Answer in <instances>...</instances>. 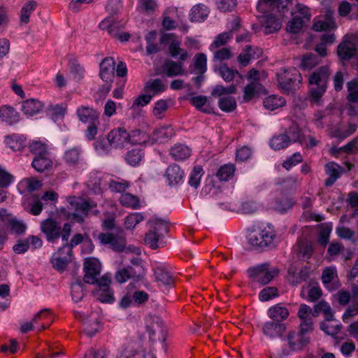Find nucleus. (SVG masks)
<instances>
[{
    "label": "nucleus",
    "mask_w": 358,
    "mask_h": 358,
    "mask_svg": "<svg viewBox=\"0 0 358 358\" xmlns=\"http://www.w3.org/2000/svg\"><path fill=\"white\" fill-rule=\"evenodd\" d=\"M247 273L250 279L249 284L253 287L256 284H268L278 275L279 269L276 267L271 268L270 264L266 262L248 268Z\"/></svg>",
    "instance_id": "39448f33"
},
{
    "label": "nucleus",
    "mask_w": 358,
    "mask_h": 358,
    "mask_svg": "<svg viewBox=\"0 0 358 358\" xmlns=\"http://www.w3.org/2000/svg\"><path fill=\"white\" fill-rule=\"evenodd\" d=\"M295 333L290 331L287 335V341L289 348L293 351H298L303 349L310 343V338L304 336H299L301 338L297 341H293Z\"/></svg>",
    "instance_id": "473e14b6"
},
{
    "label": "nucleus",
    "mask_w": 358,
    "mask_h": 358,
    "mask_svg": "<svg viewBox=\"0 0 358 358\" xmlns=\"http://www.w3.org/2000/svg\"><path fill=\"white\" fill-rule=\"evenodd\" d=\"M287 134L289 138L290 143H299L302 144L304 141V136L301 131V129L299 128V125L296 122H292L289 127L285 131Z\"/></svg>",
    "instance_id": "4c0bfd02"
},
{
    "label": "nucleus",
    "mask_w": 358,
    "mask_h": 358,
    "mask_svg": "<svg viewBox=\"0 0 358 358\" xmlns=\"http://www.w3.org/2000/svg\"><path fill=\"white\" fill-rule=\"evenodd\" d=\"M0 120L9 125H12L19 120L18 113L13 107L1 106L0 107Z\"/></svg>",
    "instance_id": "5701e85b"
},
{
    "label": "nucleus",
    "mask_w": 358,
    "mask_h": 358,
    "mask_svg": "<svg viewBox=\"0 0 358 358\" xmlns=\"http://www.w3.org/2000/svg\"><path fill=\"white\" fill-rule=\"evenodd\" d=\"M178 42H172L169 47V50L171 56L175 59L180 55V61L184 62L188 57L187 52L180 48Z\"/></svg>",
    "instance_id": "3c124183"
},
{
    "label": "nucleus",
    "mask_w": 358,
    "mask_h": 358,
    "mask_svg": "<svg viewBox=\"0 0 358 358\" xmlns=\"http://www.w3.org/2000/svg\"><path fill=\"white\" fill-rule=\"evenodd\" d=\"M278 84L286 93L293 92L299 87L302 76L298 70L293 68L289 70L284 69L277 74Z\"/></svg>",
    "instance_id": "0eeeda50"
},
{
    "label": "nucleus",
    "mask_w": 358,
    "mask_h": 358,
    "mask_svg": "<svg viewBox=\"0 0 358 358\" xmlns=\"http://www.w3.org/2000/svg\"><path fill=\"white\" fill-rule=\"evenodd\" d=\"M144 241L152 250L162 248L166 245V242L163 241L161 234H156L151 229L146 233Z\"/></svg>",
    "instance_id": "bb28decb"
},
{
    "label": "nucleus",
    "mask_w": 358,
    "mask_h": 358,
    "mask_svg": "<svg viewBox=\"0 0 358 358\" xmlns=\"http://www.w3.org/2000/svg\"><path fill=\"white\" fill-rule=\"evenodd\" d=\"M120 201L122 206L132 208H137L140 206L138 198L129 193L122 194L120 198Z\"/></svg>",
    "instance_id": "6e6d98bb"
},
{
    "label": "nucleus",
    "mask_w": 358,
    "mask_h": 358,
    "mask_svg": "<svg viewBox=\"0 0 358 358\" xmlns=\"http://www.w3.org/2000/svg\"><path fill=\"white\" fill-rule=\"evenodd\" d=\"M153 271L157 281L165 285H171L173 283L172 275L164 265H157L153 268Z\"/></svg>",
    "instance_id": "4be33fe9"
},
{
    "label": "nucleus",
    "mask_w": 358,
    "mask_h": 358,
    "mask_svg": "<svg viewBox=\"0 0 358 358\" xmlns=\"http://www.w3.org/2000/svg\"><path fill=\"white\" fill-rule=\"evenodd\" d=\"M231 38L232 34H231V32H222L215 37L214 41L210 45L209 49L211 51H213L215 49L222 45H224L228 42V41Z\"/></svg>",
    "instance_id": "4d7b16f0"
},
{
    "label": "nucleus",
    "mask_w": 358,
    "mask_h": 358,
    "mask_svg": "<svg viewBox=\"0 0 358 358\" xmlns=\"http://www.w3.org/2000/svg\"><path fill=\"white\" fill-rule=\"evenodd\" d=\"M72 255H67L66 251H60V248L58 251L52 257L51 262L53 267L58 271H64L67 265L71 261Z\"/></svg>",
    "instance_id": "f3484780"
},
{
    "label": "nucleus",
    "mask_w": 358,
    "mask_h": 358,
    "mask_svg": "<svg viewBox=\"0 0 358 358\" xmlns=\"http://www.w3.org/2000/svg\"><path fill=\"white\" fill-rule=\"evenodd\" d=\"M236 170L235 165L227 164L222 166L217 171L216 176L221 181H227L232 178Z\"/></svg>",
    "instance_id": "37998d69"
},
{
    "label": "nucleus",
    "mask_w": 358,
    "mask_h": 358,
    "mask_svg": "<svg viewBox=\"0 0 358 358\" xmlns=\"http://www.w3.org/2000/svg\"><path fill=\"white\" fill-rule=\"evenodd\" d=\"M80 150L78 148H72L66 152L64 159L69 165H75L78 162Z\"/></svg>",
    "instance_id": "680f3d73"
},
{
    "label": "nucleus",
    "mask_w": 358,
    "mask_h": 358,
    "mask_svg": "<svg viewBox=\"0 0 358 358\" xmlns=\"http://www.w3.org/2000/svg\"><path fill=\"white\" fill-rule=\"evenodd\" d=\"M275 235L268 231H262L259 233H251L248 236L249 244L256 250H266L273 247V238Z\"/></svg>",
    "instance_id": "9d476101"
},
{
    "label": "nucleus",
    "mask_w": 358,
    "mask_h": 358,
    "mask_svg": "<svg viewBox=\"0 0 358 358\" xmlns=\"http://www.w3.org/2000/svg\"><path fill=\"white\" fill-rule=\"evenodd\" d=\"M122 234V232L117 234L109 232L100 233L98 239L101 244L108 245L112 250L121 252L126 248V238Z\"/></svg>",
    "instance_id": "9b49d317"
},
{
    "label": "nucleus",
    "mask_w": 358,
    "mask_h": 358,
    "mask_svg": "<svg viewBox=\"0 0 358 358\" xmlns=\"http://www.w3.org/2000/svg\"><path fill=\"white\" fill-rule=\"evenodd\" d=\"M32 167L38 172L43 173L45 171L49 170L52 166V159L48 155H43L40 157H34L32 163Z\"/></svg>",
    "instance_id": "c85d7f7f"
},
{
    "label": "nucleus",
    "mask_w": 358,
    "mask_h": 358,
    "mask_svg": "<svg viewBox=\"0 0 358 358\" xmlns=\"http://www.w3.org/2000/svg\"><path fill=\"white\" fill-rule=\"evenodd\" d=\"M129 138H127L128 143L131 144L146 145L149 143L148 136L143 131L136 129L133 130L129 133Z\"/></svg>",
    "instance_id": "79ce46f5"
},
{
    "label": "nucleus",
    "mask_w": 358,
    "mask_h": 358,
    "mask_svg": "<svg viewBox=\"0 0 358 358\" xmlns=\"http://www.w3.org/2000/svg\"><path fill=\"white\" fill-rule=\"evenodd\" d=\"M165 176L171 186L179 184L184 178V171L179 165L173 164L166 171Z\"/></svg>",
    "instance_id": "6ab92c4d"
},
{
    "label": "nucleus",
    "mask_w": 358,
    "mask_h": 358,
    "mask_svg": "<svg viewBox=\"0 0 358 358\" xmlns=\"http://www.w3.org/2000/svg\"><path fill=\"white\" fill-rule=\"evenodd\" d=\"M330 75L328 65L317 68L309 75V97L311 102H318L326 92Z\"/></svg>",
    "instance_id": "7ed1b4c3"
},
{
    "label": "nucleus",
    "mask_w": 358,
    "mask_h": 358,
    "mask_svg": "<svg viewBox=\"0 0 358 358\" xmlns=\"http://www.w3.org/2000/svg\"><path fill=\"white\" fill-rule=\"evenodd\" d=\"M334 15V11L327 9L324 15V20L315 22L313 26V29L316 31H322L336 28Z\"/></svg>",
    "instance_id": "a211bd4d"
},
{
    "label": "nucleus",
    "mask_w": 358,
    "mask_h": 358,
    "mask_svg": "<svg viewBox=\"0 0 358 358\" xmlns=\"http://www.w3.org/2000/svg\"><path fill=\"white\" fill-rule=\"evenodd\" d=\"M106 356L107 352L104 348H99L98 350L90 348L85 353L84 358H105Z\"/></svg>",
    "instance_id": "774afa93"
},
{
    "label": "nucleus",
    "mask_w": 358,
    "mask_h": 358,
    "mask_svg": "<svg viewBox=\"0 0 358 358\" xmlns=\"http://www.w3.org/2000/svg\"><path fill=\"white\" fill-rule=\"evenodd\" d=\"M191 103L199 110L210 114L213 113V107L208 102L207 97L203 95H199L191 98Z\"/></svg>",
    "instance_id": "c756f323"
},
{
    "label": "nucleus",
    "mask_w": 358,
    "mask_h": 358,
    "mask_svg": "<svg viewBox=\"0 0 358 358\" xmlns=\"http://www.w3.org/2000/svg\"><path fill=\"white\" fill-rule=\"evenodd\" d=\"M76 319L84 327V332L89 337L92 338L98 333L101 328V318L95 315H76Z\"/></svg>",
    "instance_id": "f8f14e48"
},
{
    "label": "nucleus",
    "mask_w": 358,
    "mask_h": 358,
    "mask_svg": "<svg viewBox=\"0 0 358 358\" xmlns=\"http://www.w3.org/2000/svg\"><path fill=\"white\" fill-rule=\"evenodd\" d=\"M41 230L44 234L48 242L54 243L61 237L62 241H67L71 236L72 226L70 223L66 222L62 227L52 218H48L43 220L41 224Z\"/></svg>",
    "instance_id": "20e7f679"
},
{
    "label": "nucleus",
    "mask_w": 358,
    "mask_h": 358,
    "mask_svg": "<svg viewBox=\"0 0 358 358\" xmlns=\"http://www.w3.org/2000/svg\"><path fill=\"white\" fill-rule=\"evenodd\" d=\"M279 184L282 185V192L284 194L291 193L296 191V180L292 178L283 179L281 182H279Z\"/></svg>",
    "instance_id": "0e129e2a"
},
{
    "label": "nucleus",
    "mask_w": 358,
    "mask_h": 358,
    "mask_svg": "<svg viewBox=\"0 0 358 358\" xmlns=\"http://www.w3.org/2000/svg\"><path fill=\"white\" fill-rule=\"evenodd\" d=\"M217 8L222 11H231L237 5L236 0H216Z\"/></svg>",
    "instance_id": "69168bd1"
},
{
    "label": "nucleus",
    "mask_w": 358,
    "mask_h": 358,
    "mask_svg": "<svg viewBox=\"0 0 358 358\" xmlns=\"http://www.w3.org/2000/svg\"><path fill=\"white\" fill-rule=\"evenodd\" d=\"M303 20L301 16H294L287 25V30L293 34L299 33L303 27Z\"/></svg>",
    "instance_id": "13d9d810"
},
{
    "label": "nucleus",
    "mask_w": 358,
    "mask_h": 358,
    "mask_svg": "<svg viewBox=\"0 0 358 358\" xmlns=\"http://www.w3.org/2000/svg\"><path fill=\"white\" fill-rule=\"evenodd\" d=\"M294 204L295 201L292 197L282 195L275 199L274 208L280 213H283L292 208Z\"/></svg>",
    "instance_id": "c9c22d12"
},
{
    "label": "nucleus",
    "mask_w": 358,
    "mask_h": 358,
    "mask_svg": "<svg viewBox=\"0 0 358 358\" xmlns=\"http://www.w3.org/2000/svg\"><path fill=\"white\" fill-rule=\"evenodd\" d=\"M166 90V85L163 84L162 81L159 78L149 80L143 88V90L146 94L152 92V96L155 94L164 92Z\"/></svg>",
    "instance_id": "72a5a7b5"
},
{
    "label": "nucleus",
    "mask_w": 358,
    "mask_h": 358,
    "mask_svg": "<svg viewBox=\"0 0 358 358\" xmlns=\"http://www.w3.org/2000/svg\"><path fill=\"white\" fill-rule=\"evenodd\" d=\"M244 53H241L238 57V61L243 66H246L249 64L252 59H255L256 57L252 54V47L246 45L243 50Z\"/></svg>",
    "instance_id": "052dcab7"
},
{
    "label": "nucleus",
    "mask_w": 358,
    "mask_h": 358,
    "mask_svg": "<svg viewBox=\"0 0 358 358\" xmlns=\"http://www.w3.org/2000/svg\"><path fill=\"white\" fill-rule=\"evenodd\" d=\"M29 149L30 152L35 155V157L49 155L47 150L46 145L39 141H35L31 143L29 145Z\"/></svg>",
    "instance_id": "bf43d9fd"
},
{
    "label": "nucleus",
    "mask_w": 358,
    "mask_h": 358,
    "mask_svg": "<svg viewBox=\"0 0 358 358\" xmlns=\"http://www.w3.org/2000/svg\"><path fill=\"white\" fill-rule=\"evenodd\" d=\"M143 155L141 150L132 149L127 153L125 160L129 165L135 166L139 164Z\"/></svg>",
    "instance_id": "603ef678"
},
{
    "label": "nucleus",
    "mask_w": 358,
    "mask_h": 358,
    "mask_svg": "<svg viewBox=\"0 0 358 358\" xmlns=\"http://www.w3.org/2000/svg\"><path fill=\"white\" fill-rule=\"evenodd\" d=\"M145 328L149 332L150 338L155 335V327H160L163 324V321L160 319L159 315H148L145 317Z\"/></svg>",
    "instance_id": "f704fd0d"
},
{
    "label": "nucleus",
    "mask_w": 358,
    "mask_h": 358,
    "mask_svg": "<svg viewBox=\"0 0 358 358\" xmlns=\"http://www.w3.org/2000/svg\"><path fill=\"white\" fill-rule=\"evenodd\" d=\"M213 69L227 83L232 81L236 76L243 79V76L236 69L229 68L225 63L221 64L219 66H215Z\"/></svg>",
    "instance_id": "aec40b11"
},
{
    "label": "nucleus",
    "mask_w": 358,
    "mask_h": 358,
    "mask_svg": "<svg viewBox=\"0 0 358 358\" xmlns=\"http://www.w3.org/2000/svg\"><path fill=\"white\" fill-rule=\"evenodd\" d=\"M83 286V282L80 279H78L75 282L71 284V296L75 302H78L83 298L85 295Z\"/></svg>",
    "instance_id": "09e8293b"
},
{
    "label": "nucleus",
    "mask_w": 358,
    "mask_h": 358,
    "mask_svg": "<svg viewBox=\"0 0 358 358\" xmlns=\"http://www.w3.org/2000/svg\"><path fill=\"white\" fill-rule=\"evenodd\" d=\"M121 7V3L119 0H109L106 6V10L109 14V16L113 17L118 14Z\"/></svg>",
    "instance_id": "338daca9"
},
{
    "label": "nucleus",
    "mask_w": 358,
    "mask_h": 358,
    "mask_svg": "<svg viewBox=\"0 0 358 358\" xmlns=\"http://www.w3.org/2000/svg\"><path fill=\"white\" fill-rule=\"evenodd\" d=\"M129 133L124 128H117L111 130L108 136L107 139L109 144L115 148L122 147L125 143H128Z\"/></svg>",
    "instance_id": "4468645a"
},
{
    "label": "nucleus",
    "mask_w": 358,
    "mask_h": 358,
    "mask_svg": "<svg viewBox=\"0 0 358 358\" xmlns=\"http://www.w3.org/2000/svg\"><path fill=\"white\" fill-rule=\"evenodd\" d=\"M313 252V243L306 239H300L297 243V256L299 259H310Z\"/></svg>",
    "instance_id": "b1692460"
},
{
    "label": "nucleus",
    "mask_w": 358,
    "mask_h": 358,
    "mask_svg": "<svg viewBox=\"0 0 358 358\" xmlns=\"http://www.w3.org/2000/svg\"><path fill=\"white\" fill-rule=\"evenodd\" d=\"M289 315H271V321L264 324V334L271 338L281 336L286 330L285 324L282 322L287 319Z\"/></svg>",
    "instance_id": "6e6552de"
},
{
    "label": "nucleus",
    "mask_w": 358,
    "mask_h": 358,
    "mask_svg": "<svg viewBox=\"0 0 358 358\" xmlns=\"http://www.w3.org/2000/svg\"><path fill=\"white\" fill-rule=\"evenodd\" d=\"M77 115L79 120L84 123L98 122L99 113L87 106H80L77 109Z\"/></svg>",
    "instance_id": "412c9836"
},
{
    "label": "nucleus",
    "mask_w": 358,
    "mask_h": 358,
    "mask_svg": "<svg viewBox=\"0 0 358 358\" xmlns=\"http://www.w3.org/2000/svg\"><path fill=\"white\" fill-rule=\"evenodd\" d=\"M209 13L208 8L203 3L194 6L189 13V19L192 22H201L206 20Z\"/></svg>",
    "instance_id": "393cba45"
},
{
    "label": "nucleus",
    "mask_w": 358,
    "mask_h": 358,
    "mask_svg": "<svg viewBox=\"0 0 358 358\" xmlns=\"http://www.w3.org/2000/svg\"><path fill=\"white\" fill-rule=\"evenodd\" d=\"M278 289L275 287H266L264 288L259 294V299L262 301H266L276 296Z\"/></svg>",
    "instance_id": "e2e57ef3"
},
{
    "label": "nucleus",
    "mask_w": 358,
    "mask_h": 358,
    "mask_svg": "<svg viewBox=\"0 0 358 358\" xmlns=\"http://www.w3.org/2000/svg\"><path fill=\"white\" fill-rule=\"evenodd\" d=\"M13 179V176L11 174L0 169V203L4 201L6 198L3 188L8 187Z\"/></svg>",
    "instance_id": "ea45409f"
},
{
    "label": "nucleus",
    "mask_w": 358,
    "mask_h": 358,
    "mask_svg": "<svg viewBox=\"0 0 358 358\" xmlns=\"http://www.w3.org/2000/svg\"><path fill=\"white\" fill-rule=\"evenodd\" d=\"M182 63L183 62L181 61L175 62L171 59H166L162 66V71L167 77L183 75Z\"/></svg>",
    "instance_id": "dca6fc26"
},
{
    "label": "nucleus",
    "mask_w": 358,
    "mask_h": 358,
    "mask_svg": "<svg viewBox=\"0 0 358 358\" xmlns=\"http://www.w3.org/2000/svg\"><path fill=\"white\" fill-rule=\"evenodd\" d=\"M6 145L13 150H20L24 146V140L22 136L13 134L6 138Z\"/></svg>",
    "instance_id": "de8ad7c7"
},
{
    "label": "nucleus",
    "mask_w": 358,
    "mask_h": 358,
    "mask_svg": "<svg viewBox=\"0 0 358 358\" xmlns=\"http://www.w3.org/2000/svg\"><path fill=\"white\" fill-rule=\"evenodd\" d=\"M83 269L85 272L83 282L96 285V289L93 291L95 297L103 303L114 301L113 292L110 288V279L106 275L99 279L97 278L101 271V264L99 260L96 258L85 259Z\"/></svg>",
    "instance_id": "f257e3e1"
},
{
    "label": "nucleus",
    "mask_w": 358,
    "mask_h": 358,
    "mask_svg": "<svg viewBox=\"0 0 358 358\" xmlns=\"http://www.w3.org/2000/svg\"><path fill=\"white\" fill-rule=\"evenodd\" d=\"M43 104L35 99H29L22 103V111L29 116H33L42 110Z\"/></svg>",
    "instance_id": "a878e982"
},
{
    "label": "nucleus",
    "mask_w": 358,
    "mask_h": 358,
    "mask_svg": "<svg viewBox=\"0 0 358 358\" xmlns=\"http://www.w3.org/2000/svg\"><path fill=\"white\" fill-rule=\"evenodd\" d=\"M289 144L290 138L285 133L275 135L270 140V146L275 150L285 149Z\"/></svg>",
    "instance_id": "2f4dec72"
},
{
    "label": "nucleus",
    "mask_w": 358,
    "mask_h": 358,
    "mask_svg": "<svg viewBox=\"0 0 358 358\" xmlns=\"http://www.w3.org/2000/svg\"><path fill=\"white\" fill-rule=\"evenodd\" d=\"M175 135V131L171 126L167 125L155 129L153 132V138L155 141L164 143L168 141Z\"/></svg>",
    "instance_id": "cd10ccee"
},
{
    "label": "nucleus",
    "mask_w": 358,
    "mask_h": 358,
    "mask_svg": "<svg viewBox=\"0 0 358 358\" xmlns=\"http://www.w3.org/2000/svg\"><path fill=\"white\" fill-rule=\"evenodd\" d=\"M334 315H325V320L320 323V329L327 335L335 338L341 331L342 324L334 317Z\"/></svg>",
    "instance_id": "2eb2a0df"
},
{
    "label": "nucleus",
    "mask_w": 358,
    "mask_h": 358,
    "mask_svg": "<svg viewBox=\"0 0 358 358\" xmlns=\"http://www.w3.org/2000/svg\"><path fill=\"white\" fill-rule=\"evenodd\" d=\"M285 104V99L276 95H271L264 101V107L270 110H274L280 107H282Z\"/></svg>",
    "instance_id": "c03bdc74"
},
{
    "label": "nucleus",
    "mask_w": 358,
    "mask_h": 358,
    "mask_svg": "<svg viewBox=\"0 0 358 358\" xmlns=\"http://www.w3.org/2000/svg\"><path fill=\"white\" fill-rule=\"evenodd\" d=\"M319 63V57L314 53L308 52L302 57L299 66L302 70H310Z\"/></svg>",
    "instance_id": "a19ab883"
},
{
    "label": "nucleus",
    "mask_w": 358,
    "mask_h": 358,
    "mask_svg": "<svg viewBox=\"0 0 358 358\" xmlns=\"http://www.w3.org/2000/svg\"><path fill=\"white\" fill-rule=\"evenodd\" d=\"M336 53L342 62L356 57L358 64V32L345 35L337 46Z\"/></svg>",
    "instance_id": "423d86ee"
},
{
    "label": "nucleus",
    "mask_w": 358,
    "mask_h": 358,
    "mask_svg": "<svg viewBox=\"0 0 358 358\" xmlns=\"http://www.w3.org/2000/svg\"><path fill=\"white\" fill-rule=\"evenodd\" d=\"M150 229L154 231L156 234H161V236H163V234H167L169 231V228L167 225V222L162 219H154L150 220L148 222Z\"/></svg>",
    "instance_id": "a18cd8bd"
},
{
    "label": "nucleus",
    "mask_w": 358,
    "mask_h": 358,
    "mask_svg": "<svg viewBox=\"0 0 358 358\" xmlns=\"http://www.w3.org/2000/svg\"><path fill=\"white\" fill-rule=\"evenodd\" d=\"M70 204L77 212L72 213L71 217L78 223L83 222L89 212L96 207V203L90 199H73L70 201Z\"/></svg>",
    "instance_id": "1a4fd4ad"
},
{
    "label": "nucleus",
    "mask_w": 358,
    "mask_h": 358,
    "mask_svg": "<svg viewBox=\"0 0 358 358\" xmlns=\"http://www.w3.org/2000/svg\"><path fill=\"white\" fill-rule=\"evenodd\" d=\"M83 241V236L81 234H75L70 241H63V245L60 248V251H66L67 255H72V250L74 247L81 243Z\"/></svg>",
    "instance_id": "49530a36"
},
{
    "label": "nucleus",
    "mask_w": 358,
    "mask_h": 358,
    "mask_svg": "<svg viewBox=\"0 0 358 358\" xmlns=\"http://www.w3.org/2000/svg\"><path fill=\"white\" fill-rule=\"evenodd\" d=\"M115 64V62L112 57H106L101 62L99 76L103 82H113Z\"/></svg>",
    "instance_id": "ddd939ff"
},
{
    "label": "nucleus",
    "mask_w": 358,
    "mask_h": 358,
    "mask_svg": "<svg viewBox=\"0 0 358 358\" xmlns=\"http://www.w3.org/2000/svg\"><path fill=\"white\" fill-rule=\"evenodd\" d=\"M191 155V150L183 144H177L170 150V155L174 160H184Z\"/></svg>",
    "instance_id": "7c9ffc66"
},
{
    "label": "nucleus",
    "mask_w": 358,
    "mask_h": 358,
    "mask_svg": "<svg viewBox=\"0 0 358 358\" xmlns=\"http://www.w3.org/2000/svg\"><path fill=\"white\" fill-rule=\"evenodd\" d=\"M194 69L198 71V73H205L207 71V57L204 53H196L194 57Z\"/></svg>",
    "instance_id": "5fc2aeb1"
},
{
    "label": "nucleus",
    "mask_w": 358,
    "mask_h": 358,
    "mask_svg": "<svg viewBox=\"0 0 358 358\" xmlns=\"http://www.w3.org/2000/svg\"><path fill=\"white\" fill-rule=\"evenodd\" d=\"M300 324L299 331L298 333L299 336H306V334H309L313 331V322L310 315H299Z\"/></svg>",
    "instance_id": "e433bc0d"
},
{
    "label": "nucleus",
    "mask_w": 358,
    "mask_h": 358,
    "mask_svg": "<svg viewBox=\"0 0 358 358\" xmlns=\"http://www.w3.org/2000/svg\"><path fill=\"white\" fill-rule=\"evenodd\" d=\"M203 174V170L201 166H195L190 173L189 185L196 189L200 185V180Z\"/></svg>",
    "instance_id": "864d4df0"
},
{
    "label": "nucleus",
    "mask_w": 358,
    "mask_h": 358,
    "mask_svg": "<svg viewBox=\"0 0 358 358\" xmlns=\"http://www.w3.org/2000/svg\"><path fill=\"white\" fill-rule=\"evenodd\" d=\"M218 106L222 111L230 113L236 108V101L232 96L222 97L219 99Z\"/></svg>",
    "instance_id": "8fccbe9b"
},
{
    "label": "nucleus",
    "mask_w": 358,
    "mask_h": 358,
    "mask_svg": "<svg viewBox=\"0 0 358 358\" xmlns=\"http://www.w3.org/2000/svg\"><path fill=\"white\" fill-rule=\"evenodd\" d=\"M38 3L34 0H31L24 3L20 10V21L22 24H27L31 13L36 9Z\"/></svg>",
    "instance_id": "58836bf2"
},
{
    "label": "nucleus",
    "mask_w": 358,
    "mask_h": 358,
    "mask_svg": "<svg viewBox=\"0 0 358 358\" xmlns=\"http://www.w3.org/2000/svg\"><path fill=\"white\" fill-rule=\"evenodd\" d=\"M291 0H259L257 9L263 15L266 34L278 31L282 26L281 19L289 12Z\"/></svg>",
    "instance_id": "f03ea898"
}]
</instances>
